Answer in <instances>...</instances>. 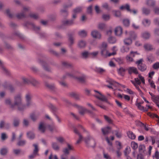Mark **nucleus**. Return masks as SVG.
Wrapping results in <instances>:
<instances>
[{"mask_svg": "<svg viewBox=\"0 0 159 159\" xmlns=\"http://www.w3.org/2000/svg\"><path fill=\"white\" fill-rule=\"evenodd\" d=\"M78 72L74 70H73L71 72L66 73L64 75L63 77V79L66 78V77H69L71 78H74L77 79L79 81L83 82L85 80V77L84 75L81 74L80 76H78L77 74Z\"/></svg>", "mask_w": 159, "mask_h": 159, "instance_id": "f257e3e1", "label": "nucleus"}, {"mask_svg": "<svg viewBox=\"0 0 159 159\" xmlns=\"http://www.w3.org/2000/svg\"><path fill=\"white\" fill-rule=\"evenodd\" d=\"M14 106H16L18 110L20 111H23L25 109V105L22 104V96L21 94H18L14 97Z\"/></svg>", "mask_w": 159, "mask_h": 159, "instance_id": "f03ea898", "label": "nucleus"}, {"mask_svg": "<svg viewBox=\"0 0 159 159\" xmlns=\"http://www.w3.org/2000/svg\"><path fill=\"white\" fill-rule=\"evenodd\" d=\"M47 127L51 131H52L55 129L56 128L53 124L51 125H48L46 126L43 123H41L39 126V130L41 133H44L46 129V128Z\"/></svg>", "mask_w": 159, "mask_h": 159, "instance_id": "7ed1b4c3", "label": "nucleus"}, {"mask_svg": "<svg viewBox=\"0 0 159 159\" xmlns=\"http://www.w3.org/2000/svg\"><path fill=\"white\" fill-rule=\"evenodd\" d=\"M21 79L24 83L25 84H31L35 86L39 84V82L33 77L30 76L28 78L22 77Z\"/></svg>", "mask_w": 159, "mask_h": 159, "instance_id": "20e7f679", "label": "nucleus"}, {"mask_svg": "<svg viewBox=\"0 0 159 159\" xmlns=\"http://www.w3.org/2000/svg\"><path fill=\"white\" fill-rule=\"evenodd\" d=\"M85 142L88 147L93 148L95 147L96 142L95 139L92 137H88L84 139Z\"/></svg>", "mask_w": 159, "mask_h": 159, "instance_id": "39448f33", "label": "nucleus"}, {"mask_svg": "<svg viewBox=\"0 0 159 159\" xmlns=\"http://www.w3.org/2000/svg\"><path fill=\"white\" fill-rule=\"evenodd\" d=\"M65 101L67 104L71 105L73 106L78 108L79 112L81 115H83L85 112L88 111L87 109L82 106L78 105L75 104H72L71 102L68 100H66Z\"/></svg>", "mask_w": 159, "mask_h": 159, "instance_id": "423d86ee", "label": "nucleus"}, {"mask_svg": "<svg viewBox=\"0 0 159 159\" xmlns=\"http://www.w3.org/2000/svg\"><path fill=\"white\" fill-rule=\"evenodd\" d=\"M125 44L123 47V50H129L131 49V45L132 43V40L129 38H126L124 40Z\"/></svg>", "mask_w": 159, "mask_h": 159, "instance_id": "0eeeda50", "label": "nucleus"}, {"mask_svg": "<svg viewBox=\"0 0 159 159\" xmlns=\"http://www.w3.org/2000/svg\"><path fill=\"white\" fill-rule=\"evenodd\" d=\"M115 35L117 37H120L123 33V29L120 26L116 27L114 30Z\"/></svg>", "mask_w": 159, "mask_h": 159, "instance_id": "6e6552de", "label": "nucleus"}, {"mask_svg": "<svg viewBox=\"0 0 159 159\" xmlns=\"http://www.w3.org/2000/svg\"><path fill=\"white\" fill-rule=\"evenodd\" d=\"M32 96L29 93L26 94L25 96V100L26 102V104L25 106V108L26 107H29L32 104V102L31 101Z\"/></svg>", "mask_w": 159, "mask_h": 159, "instance_id": "1a4fd4ad", "label": "nucleus"}, {"mask_svg": "<svg viewBox=\"0 0 159 159\" xmlns=\"http://www.w3.org/2000/svg\"><path fill=\"white\" fill-rule=\"evenodd\" d=\"M91 35L92 37L94 39H100L101 38V34L97 30H92L91 32Z\"/></svg>", "mask_w": 159, "mask_h": 159, "instance_id": "9d476101", "label": "nucleus"}, {"mask_svg": "<svg viewBox=\"0 0 159 159\" xmlns=\"http://www.w3.org/2000/svg\"><path fill=\"white\" fill-rule=\"evenodd\" d=\"M29 10V8L26 7H24L23 8L22 12L18 13L16 15V17L19 19H21L23 18L25 16V12Z\"/></svg>", "mask_w": 159, "mask_h": 159, "instance_id": "9b49d317", "label": "nucleus"}, {"mask_svg": "<svg viewBox=\"0 0 159 159\" xmlns=\"http://www.w3.org/2000/svg\"><path fill=\"white\" fill-rule=\"evenodd\" d=\"M94 91L96 93L95 96L96 98L102 101H107V99L106 98L99 92L96 90H94Z\"/></svg>", "mask_w": 159, "mask_h": 159, "instance_id": "f8f14e48", "label": "nucleus"}, {"mask_svg": "<svg viewBox=\"0 0 159 159\" xmlns=\"http://www.w3.org/2000/svg\"><path fill=\"white\" fill-rule=\"evenodd\" d=\"M101 54L104 57H109L116 54V52L115 51H114L112 52L109 53L108 51V50H102Z\"/></svg>", "mask_w": 159, "mask_h": 159, "instance_id": "ddd939ff", "label": "nucleus"}, {"mask_svg": "<svg viewBox=\"0 0 159 159\" xmlns=\"http://www.w3.org/2000/svg\"><path fill=\"white\" fill-rule=\"evenodd\" d=\"M137 54H138L137 52H134L133 51H131L130 53V55L127 56L126 57V60L130 62H133L134 61V59L131 57L132 56L134 57Z\"/></svg>", "mask_w": 159, "mask_h": 159, "instance_id": "4468645a", "label": "nucleus"}, {"mask_svg": "<svg viewBox=\"0 0 159 159\" xmlns=\"http://www.w3.org/2000/svg\"><path fill=\"white\" fill-rule=\"evenodd\" d=\"M87 46L86 41L83 39L80 40L78 43V46L80 48L84 49Z\"/></svg>", "mask_w": 159, "mask_h": 159, "instance_id": "2eb2a0df", "label": "nucleus"}, {"mask_svg": "<svg viewBox=\"0 0 159 159\" xmlns=\"http://www.w3.org/2000/svg\"><path fill=\"white\" fill-rule=\"evenodd\" d=\"M67 148H65L63 149V152L64 153L63 154L67 155L69 154V150H73V147L70 145L69 144H67Z\"/></svg>", "mask_w": 159, "mask_h": 159, "instance_id": "dca6fc26", "label": "nucleus"}, {"mask_svg": "<svg viewBox=\"0 0 159 159\" xmlns=\"http://www.w3.org/2000/svg\"><path fill=\"white\" fill-rule=\"evenodd\" d=\"M66 50H61V51L59 52L56 51V50H50V53L56 56H59L61 55L64 54L66 52Z\"/></svg>", "mask_w": 159, "mask_h": 159, "instance_id": "f3484780", "label": "nucleus"}, {"mask_svg": "<svg viewBox=\"0 0 159 159\" xmlns=\"http://www.w3.org/2000/svg\"><path fill=\"white\" fill-rule=\"evenodd\" d=\"M127 70L128 73L130 74H131L132 73L137 74L138 73V70L137 68L134 66L129 67L127 69Z\"/></svg>", "mask_w": 159, "mask_h": 159, "instance_id": "a211bd4d", "label": "nucleus"}, {"mask_svg": "<svg viewBox=\"0 0 159 159\" xmlns=\"http://www.w3.org/2000/svg\"><path fill=\"white\" fill-rule=\"evenodd\" d=\"M33 146L35 148L34 150L33 154L29 156V158L30 159H33L35 156L38 155L37 152L39 150L38 146L35 144H34Z\"/></svg>", "mask_w": 159, "mask_h": 159, "instance_id": "6ab92c4d", "label": "nucleus"}, {"mask_svg": "<svg viewBox=\"0 0 159 159\" xmlns=\"http://www.w3.org/2000/svg\"><path fill=\"white\" fill-rule=\"evenodd\" d=\"M125 34L126 35L134 39H135L137 37L136 34L134 31H125Z\"/></svg>", "mask_w": 159, "mask_h": 159, "instance_id": "aec40b11", "label": "nucleus"}, {"mask_svg": "<svg viewBox=\"0 0 159 159\" xmlns=\"http://www.w3.org/2000/svg\"><path fill=\"white\" fill-rule=\"evenodd\" d=\"M74 23L73 20H64L62 21V24L65 26H69L73 25Z\"/></svg>", "mask_w": 159, "mask_h": 159, "instance_id": "412c9836", "label": "nucleus"}, {"mask_svg": "<svg viewBox=\"0 0 159 159\" xmlns=\"http://www.w3.org/2000/svg\"><path fill=\"white\" fill-rule=\"evenodd\" d=\"M26 25L30 28H31L36 31L39 30L40 29L39 27L35 26V25L32 23H27Z\"/></svg>", "mask_w": 159, "mask_h": 159, "instance_id": "4be33fe9", "label": "nucleus"}, {"mask_svg": "<svg viewBox=\"0 0 159 159\" xmlns=\"http://www.w3.org/2000/svg\"><path fill=\"white\" fill-rule=\"evenodd\" d=\"M69 96L73 98L76 100H79L80 99L79 94L76 92H71L69 93Z\"/></svg>", "mask_w": 159, "mask_h": 159, "instance_id": "5701e85b", "label": "nucleus"}, {"mask_svg": "<svg viewBox=\"0 0 159 159\" xmlns=\"http://www.w3.org/2000/svg\"><path fill=\"white\" fill-rule=\"evenodd\" d=\"M0 66L1 67L2 70L3 71V72L6 74L8 75L10 74V72L9 70L7 69L3 66V63L2 61L0 60Z\"/></svg>", "mask_w": 159, "mask_h": 159, "instance_id": "b1692460", "label": "nucleus"}, {"mask_svg": "<svg viewBox=\"0 0 159 159\" xmlns=\"http://www.w3.org/2000/svg\"><path fill=\"white\" fill-rule=\"evenodd\" d=\"M151 21L147 19H143L142 21V24L145 27H148L151 24Z\"/></svg>", "mask_w": 159, "mask_h": 159, "instance_id": "393cba45", "label": "nucleus"}, {"mask_svg": "<svg viewBox=\"0 0 159 159\" xmlns=\"http://www.w3.org/2000/svg\"><path fill=\"white\" fill-rule=\"evenodd\" d=\"M99 48L101 50H106L108 48V44L105 42H102L100 45Z\"/></svg>", "mask_w": 159, "mask_h": 159, "instance_id": "a878e982", "label": "nucleus"}, {"mask_svg": "<svg viewBox=\"0 0 159 159\" xmlns=\"http://www.w3.org/2000/svg\"><path fill=\"white\" fill-rule=\"evenodd\" d=\"M74 132L75 134H78V135L79 136V139L77 141L76 143V144H79L80 143V142L82 140V139H83V137L82 136L81 134L79 133L78 129L76 128H75L74 129Z\"/></svg>", "mask_w": 159, "mask_h": 159, "instance_id": "bb28decb", "label": "nucleus"}, {"mask_svg": "<svg viewBox=\"0 0 159 159\" xmlns=\"http://www.w3.org/2000/svg\"><path fill=\"white\" fill-rule=\"evenodd\" d=\"M142 38L143 39H147L149 38L150 37V33L148 31H145L143 32L141 34Z\"/></svg>", "mask_w": 159, "mask_h": 159, "instance_id": "cd10ccee", "label": "nucleus"}, {"mask_svg": "<svg viewBox=\"0 0 159 159\" xmlns=\"http://www.w3.org/2000/svg\"><path fill=\"white\" fill-rule=\"evenodd\" d=\"M107 81H108L110 84H111V85H107V86L110 89H113L112 86H114L115 85V84H118L119 83H118L116 82L114 80H112L111 79H109L107 80Z\"/></svg>", "mask_w": 159, "mask_h": 159, "instance_id": "c85d7f7f", "label": "nucleus"}, {"mask_svg": "<svg viewBox=\"0 0 159 159\" xmlns=\"http://www.w3.org/2000/svg\"><path fill=\"white\" fill-rule=\"evenodd\" d=\"M149 93L151 96V99L154 102H156L159 100V96L155 95L152 93L149 92Z\"/></svg>", "mask_w": 159, "mask_h": 159, "instance_id": "c756f323", "label": "nucleus"}, {"mask_svg": "<svg viewBox=\"0 0 159 159\" xmlns=\"http://www.w3.org/2000/svg\"><path fill=\"white\" fill-rule=\"evenodd\" d=\"M143 103L142 102H138L136 103V105L138 108L140 110L144 111H148V109L144 108V107L141 105V104Z\"/></svg>", "mask_w": 159, "mask_h": 159, "instance_id": "7c9ffc66", "label": "nucleus"}, {"mask_svg": "<svg viewBox=\"0 0 159 159\" xmlns=\"http://www.w3.org/2000/svg\"><path fill=\"white\" fill-rule=\"evenodd\" d=\"M45 84L47 87L51 90H53L55 88V85L53 84H49L47 82H45Z\"/></svg>", "mask_w": 159, "mask_h": 159, "instance_id": "2f4dec72", "label": "nucleus"}, {"mask_svg": "<svg viewBox=\"0 0 159 159\" xmlns=\"http://www.w3.org/2000/svg\"><path fill=\"white\" fill-rule=\"evenodd\" d=\"M102 18L105 21H108L110 19V15L108 14H103L102 16Z\"/></svg>", "mask_w": 159, "mask_h": 159, "instance_id": "473e14b6", "label": "nucleus"}, {"mask_svg": "<svg viewBox=\"0 0 159 159\" xmlns=\"http://www.w3.org/2000/svg\"><path fill=\"white\" fill-rule=\"evenodd\" d=\"M52 146L53 149L55 151H58L60 149V147L57 143L52 142Z\"/></svg>", "mask_w": 159, "mask_h": 159, "instance_id": "72a5a7b5", "label": "nucleus"}, {"mask_svg": "<svg viewBox=\"0 0 159 159\" xmlns=\"http://www.w3.org/2000/svg\"><path fill=\"white\" fill-rule=\"evenodd\" d=\"M87 32L84 30H81L78 32V34L82 37H86L87 35Z\"/></svg>", "mask_w": 159, "mask_h": 159, "instance_id": "f704fd0d", "label": "nucleus"}, {"mask_svg": "<svg viewBox=\"0 0 159 159\" xmlns=\"http://www.w3.org/2000/svg\"><path fill=\"white\" fill-rule=\"evenodd\" d=\"M110 128L109 127H107L104 128L102 129V131L103 134L105 135L108 134L110 132Z\"/></svg>", "mask_w": 159, "mask_h": 159, "instance_id": "c9c22d12", "label": "nucleus"}, {"mask_svg": "<svg viewBox=\"0 0 159 159\" xmlns=\"http://www.w3.org/2000/svg\"><path fill=\"white\" fill-rule=\"evenodd\" d=\"M144 48L146 50H152L154 49L153 47L150 44L146 43L143 46Z\"/></svg>", "mask_w": 159, "mask_h": 159, "instance_id": "e433bc0d", "label": "nucleus"}, {"mask_svg": "<svg viewBox=\"0 0 159 159\" xmlns=\"http://www.w3.org/2000/svg\"><path fill=\"white\" fill-rule=\"evenodd\" d=\"M120 9L121 10L126 9L128 11H131V10L130 9L129 6L128 4L121 6L120 7Z\"/></svg>", "mask_w": 159, "mask_h": 159, "instance_id": "4c0bfd02", "label": "nucleus"}, {"mask_svg": "<svg viewBox=\"0 0 159 159\" xmlns=\"http://www.w3.org/2000/svg\"><path fill=\"white\" fill-rule=\"evenodd\" d=\"M89 43L90 45L88 47V49H94V47L96 46L97 44L94 41H90Z\"/></svg>", "mask_w": 159, "mask_h": 159, "instance_id": "58836bf2", "label": "nucleus"}, {"mask_svg": "<svg viewBox=\"0 0 159 159\" xmlns=\"http://www.w3.org/2000/svg\"><path fill=\"white\" fill-rule=\"evenodd\" d=\"M116 41V38L114 36H110L108 39V42L111 43H114Z\"/></svg>", "mask_w": 159, "mask_h": 159, "instance_id": "ea45409f", "label": "nucleus"}, {"mask_svg": "<svg viewBox=\"0 0 159 159\" xmlns=\"http://www.w3.org/2000/svg\"><path fill=\"white\" fill-rule=\"evenodd\" d=\"M146 3L149 6L153 7L155 4V1L153 0H147Z\"/></svg>", "mask_w": 159, "mask_h": 159, "instance_id": "a19ab883", "label": "nucleus"}, {"mask_svg": "<svg viewBox=\"0 0 159 159\" xmlns=\"http://www.w3.org/2000/svg\"><path fill=\"white\" fill-rule=\"evenodd\" d=\"M39 116L38 113H32L30 116L31 119L33 121L36 120L38 118Z\"/></svg>", "mask_w": 159, "mask_h": 159, "instance_id": "79ce46f5", "label": "nucleus"}, {"mask_svg": "<svg viewBox=\"0 0 159 159\" xmlns=\"http://www.w3.org/2000/svg\"><path fill=\"white\" fill-rule=\"evenodd\" d=\"M106 27V25L104 23H100L98 24V28L100 30H103Z\"/></svg>", "mask_w": 159, "mask_h": 159, "instance_id": "37998d69", "label": "nucleus"}, {"mask_svg": "<svg viewBox=\"0 0 159 159\" xmlns=\"http://www.w3.org/2000/svg\"><path fill=\"white\" fill-rule=\"evenodd\" d=\"M89 56V53L87 51H85L81 53V57L83 59H86Z\"/></svg>", "mask_w": 159, "mask_h": 159, "instance_id": "c03bdc74", "label": "nucleus"}, {"mask_svg": "<svg viewBox=\"0 0 159 159\" xmlns=\"http://www.w3.org/2000/svg\"><path fill=\"white\" fill-rule=\"evenodd\" d=\"M127 135L129 138L132 139H134L136 137L135 135L131 131H129L127 132Z\"/></svg>", "mask_w": 159, "mask_h": 159, "instance_id": "a18cd8bd", "label": "nucleus"}, {"mask_svg": "<svg viewBox=\"0 0 159 159\" xmlns=\"http://www.w3.org/2000/svg\"><path fill=\"white\" fill-rule=\"evenodd\" d=\"M41 62L42 65L43 66L44 70L48 71H50L51 69L47 65L45 62L43 61H42V62Z\"/></svg>", "mask_w": 159, "mask_h": 159, "instance_id": "49530a36", "label": "nucleus"}, {"mask_svg": "<svg viewBox=\"0 0 159 159\" xmlns=\"http://www.w3.org/2000/svg\"><path fill=\"white\" fill-rule=\"evenodd\" d=\"M5 103L6 104L9 105L12 108L14 107V104H11V100L10 99H6L5 100Z\"/></svg>", "mask_w": 159, "mask_h": 159, "instance_id": "de8ad7c7", "label": "nucleus"}, {"mask_svg": "<svg viewBox=\"0 0 159 159\" xmlns=\"http://www.w3.org/2000/svg\"><path fill=\"white\" fill-rule=\"evenodd\" d=\"M138 69L142 71H145L146 69V66L144 64H141V65L139 66L138 67Z\"/></svg>", "mask_w": 159, "mask_h": 159, "instance_id": "09e8293b", "label": "nucleus"}, {"mask_svg": "<svg viewBox=\"0 0 159 159\" xmlns=\"http://www.w3.org/2000/svg\"><path fill=\"white\" fill-rule=\"evenodd\" d=\"M48 106L51 110V111L53 112H56L57 110V108L52 104H50Z\"/></svg>", "mask_w": 159, "mask_h": 159, "instance_id": "8fccbe9b", "label": "nucleus"}, {"mask_svg": "<svg viewBox=\"0 0 159 159\" xmlns=\"http://www.w3.org/2000/svg\"><path fill=\"white\" fill-rule=\"evenodd\" d=\"M27 137L31 139H33L34 137V134L31 132H28L27 134Z\"/></svg>", "mask_w": 159, "mask_h": 159, "instance_id": "3c124183", "label": "nucleus"}, {"mask_svg": "<svg viewBox=\"0 0 159 159\" xmlns=\"http://www.w3.org/2000/svg\"><path fill=\"white\" fill-rule=\"evenodd\" d=\"M20 120L18 119L15 118L13 120V125L15 127L18 126L20 123Z\"/></svg>", "mask_w": 159, "mask_h": 159, "instance_id": "603ef678", "label": "nucleus"}, {"mask_svg": "<svg viewBox=\"0 0 159 159\" xmlns=\"http://www.w3.org/2000/svg\"><path fill=\"white\" fill-rule=\"evenodd\" d=\"M131 147L134 150H135L137 148L138 145L137 143L133 142L131 143Z\"/></svg>", "mask_w": 159, "mask_h": 159, "instance_id": "864d4df0", "label": "nucleus"}, {"mask_svg": "<svg viewBox=\"0 0 159 159\" xmlns=\"http://www.w3.org/2000/svg\"><path fill=\"white\" fill-rule=\"evenodd\" d=\"M113 133L115 134L116 136L118 138H120L122 136V134L120 132H118L117 130H115L113 132Z\"/></svg>", "mask_w": 159, "mask_h": 159, "instance_id": "5fc2aeb1", "label": "nucleus"}, {"mask_svg": "<svg viewBox=\"0 0 159 159\" xmlns=\"http://www.w3.org/2000/svg\"><path fill=\"white\" fill-rule=\"evenodd\" d=\"M56 139L57 141L61 143H63L65 141V139L61 137H57Z\"/></svg>", "mask_w": 159, "mask_h": 159, "instance_id": "6e6d98bb", "label": "nucleus"}, {"mask_svg": "<svg viewBox=\"0 0 159 159\" xmlns=\"http://www.w3.org/2000/svg\"><path fill=\"white\" fill-rule=\"evenodd\" d=\"M124 25L126 27L128 26L129 25V21L128 19H125L123 21Z\"/></svg>", "mask_w": 159, "mask_h": 159, "instance_id": "4d7b16f0", "label": "nucleus"}, {"mask_svg": "<svg viewBox=\"0 0 159 159\" xmlns=\"http://www.w3.org/2000/svg\"><path fill=\"white\" fill-rule=\"evenodd\" d=\"M142 11L143 13L145 15H148L149 14L150 12L149 10L145 7L143 8Z\"/></svg>", "mask_w": 159, "mask_h": 159, "instance_id": "13d9d810", "label": "nucleus"}, {"mask_svg": "<svg viewBox=\"0 0 159 159\" xmlns=\"http://www.w3.org/2000/svg\"><path fill=\"white\" fill-rule=\"evenodd\" d=\"M8 150L6 148H3L0 151V153L2 155H5L7 152Z\"/></svg>", "mask_w": 159, "mask_h": 159, "instance_id": "bf43d9fd", "label": "nucleus"}, {"mask_svg": "<svg viewBox=\"0 0 159 159\" xmlns=\"http://www.w3.org/2000/svg\"><path fill=\"white\" fill-rule=\"evenodd\" d=\"M26 143V141L25 140H19L17 143V145L20 146H23Z\"/></svg>", "mask_w": 159, "mask_h": 159, "instance_id": "052dcab7", "label": "nucleus"}, {"mask_svg": "<svg viewBox=\"0 0 159 159\" xmlns=\"http://www.w3.org/2000/svg\"><path fill=\"white\" fill-rule=\"evenodd\" d=\"M130 149L129 147H127L124 151L125 155L127 156L128 154L130 153Z\"/></svg>", "mask_w": 159, "mask_h": 159, "instance_id": "680f3d73", "label": "nucleus"}, {"mask_svg": "<svg viewBox=\"0 0 159 159\" xmlns=\"http://www.w3.org/2000/svg\"><path fill=\"white\" fill-rule=\"evenodd\" d=\"M116 61L119 64H123L124 61L123 59L121 58H118L115 59Z\"/></svg>", "mask_w": 159, "mask_h": 159, "instance_id": "e2e57ef3", "label": "nucleus"}, {"mask_svg": "<svg viewBox=\"0 0 159 159\" xmlns=\"http://www.w3.org/2000/svg\"><path fill=\"white\" fill-rule=\"evenodd\" d=\"M112 12L116 17H119L120 16V12L119 11L114 10L112 11Z\"/></svg>", "mask_w": 159, "mask_h": 159, "instance_id": "0e129e2a", "label": "nucleus"}, {"mask_svg": "<svg viewBox=\"0 0 159 159\" xmlns=\"http://www.w3.org/2000/svg\"><path fill=\"white\" fill-rule=\"evenodd\" d=\"M95 10L96 11V12L97 14L100 13L101 11L100 9V7L97 5H96L95 7Z\"/></svg>", "mask_w": 159, "mask_h": 159, "instance_id": "69168bd1", "label": "nucleus"}, {"mask_svg": "<svg viewBox=\"0 0 159 159\" xmlns=\"http://www.w3.org/2000/svg\"><path fill=\"white\" fill-rule=\"evenodd\" d=\"M62 64L64 66L67 67H71L72 66L71 64L70 63L67 62H63Z\"/></svg>", "mask_w": 159, "mask_h": 159, "instance_id": "338daca9", "label": "nucleus"}, {"mask_svg": "<svg viewBox=\"0 0 159 159\" xmlns=\"http://www.w3.org/2000/svg\"><path fill=\"white\" fill-rule=\"evenodd\" d=\"M153 68L155 69L159 68V62L154 63L152 66Z\"/></svg>", "mask_w": 159, "mask_h": 159, "instance_id": "774afa93", "label": "nucleus"}]
</instances>
